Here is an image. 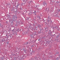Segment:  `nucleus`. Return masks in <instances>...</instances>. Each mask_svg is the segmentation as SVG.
<instances>
[{
    "label": "nucleus",
    "instance_id": "nucleus-1",
    "mask_svg": "<svg viewBox=\"0 0 60 60\" xmlns=\"http://www.w3.org/2000/svg\"><path fill=\"white\" fill-rule=\"evenodd\" d=\"M43 5L44 6H46L47 4L46 3H43Z\"/></svg>",
    "mask_w": 60,
    "mask_h": 60
},
{
    "label": "nucleus",
    "instance_id": "nucleus-2",
    "mask_svg": "<svg viewBox=\"0 0 60 60\" xmlns=\"http://www.w3.org/2000/svg\"><path fill=\"white\" fill-rule=\"evenodd\" d=\"M2 60H4V58H2Z\"/></svg>",
    "mask_w": 60,
    "mask_h": 60
},
{
    "label": "nucleus",
    "instance_id": "nucleus-3",
    "mask_svg": "<svg viewBox=\"0 0 60 60\" xmlns=\"http://www.w3.org/2000/svg\"><path fill=\"white\" fill-rule=\"evenodd\" d=\"M38 26L37 27H36V28H38Z\"/></svg>",
    "mask_w": 60,
    "mask_h": 60
},
{
    "label": "nucleus",
    "instance_id": "nucleus-4",
    "mask_svg": "<svg viewBox=\"0 0 60 60\" xmlns=\"http://www.w3.org/2000/svg\"><path fill=\"white\" fill-rule=\"evenodd\" d=\"M38 41H40V40H39V39H38Z\"/></svg>",
    "mask_w": 60,
    "mask_h": 60
},
{
    "label": "nucleus",
    "instance_id": "nucleus-5",
    "mask_svg": "<svg viewBox=\"0 0 60 60\" xmlns=\"http://www.w3.org/2000/svg\"><path fill=\"white\" fill-rule=\"evenodd\" d=\"M32 59H30V60H32Z\"/></svg>",
    "mask_w": 60,
    "mask_h": 60
},
{
    "label": "nucleus",
    "instance_id": "nucleus-6",
    "mask_svg": "<svg viewBox=\"0 0 60 60\" xmlns=\"http://www.w3.org/2000/svg\"><path fill=\"white\" fill-rule=\"evenodd\" d=\"M27 43L28 44V43L27 42Z\"/></svg>",
    "mask_w": 60,
    "mask_h": 60
},
{
    "label": "nucleus",
    "instance_id": "nucleus-7",
    "mask_svg": "<svg viewBox=\"0 0 60 60\" xmlns=\"http://www.w3.org/2000/svg\"><path fill=\"white\" fill-rule=\"evenodd\" d=\"M36 30H37V29H36Z\"/></svg>",
    "mask_w": 60,
    "mask_h": 60
}]
</instances>
